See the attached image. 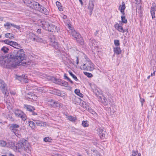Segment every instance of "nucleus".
<instances>
[{"instance_id":"obj_48","label":"nucleus","mask_w":156,"mask_h":156,"mask_svg":"<svg viewBox=\"0 0 156 156\" xmlns=\"http://www.w3.org/2000/svg\"><path fill=\"white\" fill-rule=\"evenodd\" d=\"M87 111H89L90 113L93 114H95V112L92 109H91V108H88Z\"/></svg>"},{"instance_id":"obj_10","label":"nucleus","mask_w":156,"mask_h":156,"mask_svg":"<svg viewBox=\"0 0 156 156\" xmlns=\"http://www.w3.org/2000/svg\"><path fill=\"white\" fill-rule=\"evenodd\" d=\"M98 134L101 138L105 137L106 134L105 129L103 128H100L98 129Z\"/></svg>"},{"instance_id":"obj_61","label":"nucleus","mask_w":156,"mask_h":156,"mask_svg":"<svg viewBox=\"0 0 156 156\" xmlns=\"http://www.w3.org/2000/svg\"><path fill=\"white\" fill-rule=\"evenodd\" d=\"M155 75V71H154L153 73H151V76H154Z\"/></svg>"},{"instance_id":"obj_50","label":"nucleus","mask_w":156,"mask_h":156,"mask_svg":"<svg viewBox=\"0 0 156 156\" xmlns=\"http://www.w3.org/2000/svg\"><path fill=\"white\" fill-rule=\"evenodd\" d=\"M11 41H10L9 40L7 39L4 40V42L5 44L9 45Z\"/></svg>"},{"instance_id":"obj_41","label":"nucleus","mask_w":156,"mask_h":156,"mask_svg":"<svg viewBox=\"0 0 156 156\" xmlns=\"http://www.w3.org/2000/svg\"><path fill=\"white\" fill-rule=\"evenodd\" d=\"M1 50L3 51L4 53H5L8 52L9 50V49L8 48L5 47H3L2 48Z\"/></svg>"},{"instance_id":"obj_32","label":"nucleus","mask_w":156,"mask_h":156,"mask_svg":"<svg viewBox=\"0 0 156 156\" xmlns=\"http://www.w3.org/2000/svg\"><path fill=\"white\" fill-rule=\"evenodd\" d=\"M25 76H23L22 75V76H18L16 75V79H18L19 80L21 81L22 80H24V77Z\"/></svg>"},{"instance_id":"obj_28","label":"nucleus","mask_w":156,"mask_h":156,"mask_svg":"<svg viewBox=\"0 0 156 156\" xmlns=\"http://www.w3.org/2000/svg\"><path fill=\"white\" fill-rule=\"evenodd\" d=\"M125 14L123 15L122 14V15L121 16L122 22L124 23H126L127 22V20L125 17Z\"/></svg>"},{"instance_id":"obj_20","label":"nucleus","mask_w":156,"mask_h":156,"mask_svg":"<svg viewBox=\"0 0 156 156\" xmlns=\"http://www.w3.org/2000/svg\"><path fill=\"white\" fill-rule=\"evenodd\" d=\"M28 34H27V35L28 36V37L31 40L34 41L35 40V38H36L35 35L31 32H29L28 33Z\"/></svg>"},{"instance_id":"obj_23","label":"nucleus","mask_w":156,"mask_h":156,"mask_svg":"<svg viewBox=\"0 0 156 156\" xmlns=\"http://www.w3.org/2000/svg\"><path fill=\"white\" fill-rule=\"evenodd\" d=\"M12 23L9 22H7L4 24V26L6 29H9L11 26L12 27Z\"/></svg>"},{"instance_id":"obj_3","label":"nucleus","mask_w":156,"mask_h":156,"mask_svg":"<svg viewBox=\"0 0 156 156\" xmlns=\"http://www.w3.org/2000/svg\"><path fill=\"white\" fill-rule=\"evenodd\" d=\"M24 2L27 6L33 9L37 10L45 15H48V11L37 2L33 0H24Z\"/></svg>"},{"instance_id":"obj_64","label":"nucleus","mask_w":156,"mask_h":156,"mask_svg":"<svg viewBox=\"0 0 156 156\" xmlns=\"http://www.w3.org/2000/svg\"><path fill=\"white\" fill-rule=\"evenodd\" d=\"M67 18V16L66 15H64L63 16V18L64 19H66Z\"/></svg>"},{"instance_id":"obj_43","label":"nucleus","mask_w":156,"mask_h":156,"mask_svg":"<svg viewBox=\"0 0 156 156\" xmlns=\"http://www.w3.org/2000/svg\"><path fill=\"white\" fill-rule=\"evenodd\" d=\"M114 44L115 46H118L120 45L119 41L118 40H115L114 41Z\"/></svg>"},{"instance_id":"obj_27","label":"nucleus","mask_w":156,"mask_h":156,"mask_svg":"<svg viewBox=\"0 0 156 156\" xmlns=\"http://www.w3.org/2000/svg\"><path fill=\"white\" fill-rule=\"evenodd\" d=\"M49 39L50 42V44L53 43L54 42L56 41L55 37L54 35H50Z\"/></svg>"},{"instance_id":"obj_6","label":"nucleus","mask_w":156,"mask_h":156,"mask_svg":"<svg viewBox=\"0 0 156 156\" xmlns=\"http://www.w3.org/2000/svg\"><path fill=\"white\" fill-rule=\"evenodd\" d=\"M81 69L88 71H92L94 69V65L90 61H88L81 67Z\"/></svg>"},{"instance_id":"obj_19","label":"nucleus","mask_w":156,"mask_h":156,"mask_svg":"<svg viewBox=\"0 0 156 156\" xmlns=\"http://www.w3.org/2000/svg\"><path fill=\"white\" fill-rule=\"evenodd\" d=\"M88 156H101L100 153L97 150H94L91 152L90 155V153H88Z\"/></svg>"},{"instance_id":"obj_2","label":"nucleus","mask_w":156,"mask_h":156,"mask_svg":"<svg viewBox=\"0 0 156 156\" xmlns=\"http://www.w3.org/2000/svg\"><path fill=\"white\" fill-rule=\"evenodd\" d=\"M6 147L12 149L16 151L20 152L24 151L28 153L30 152V146L28 141L25 140H21L16 145L14 142L7 140Z\"/></svg>"},{"instance_id":"obj_38","label":"nucleus","mask_w":156,"mask_h":156,"mask_svg":"<svg viewBox=\"0 0 156 156\" xmlns=\"http://www.w3.org/2000/svg\"><path fill=\"white\" fill-rule=\"evenodd\" d=\"M62 105L61 103L58 102L57 101L55 102V107H62Z\"/></svg>"},{"instance_id":"obj_35","label":"nucleus","mask_w":156,"mask_h":156,"mask_svg":"<svg viewBox=\"0 0 156 156\" xmlns=\"http://www.w3.org/2000/svg\"><path fill=\"white\" fill-rule=\"evenodd\" d=\"M67 118L69 120L73 122L75 121L76 119V118L73 117L71 116H68Z\"/></svg>"},{"instance_id":"obj_1","label":"nucleus","mask_w":156,"mask_h":156,"mask_svg":"<svg viewBox=\"0 0 156 156\" xmlns=\"http://www.w3.org/2000/svg\"><path fill=\"white\" fill-rule=\"evenodd\" d=\"M13 53L12 55L10 56L11 58H4L0 61V63L3 67L10 69L15 67L24 60L25 54L23 49L15 50Z\"/></svg>"},{"instance_id":"obj_8","label":"nucleus","mask_w":156,"mask_h":156,"mask_svg":"<svg viewBox=\"0 0 156 156\" xmlns=\"http://www.w3.org/2000/svg\"><path fill=\"white\" fill-rule=\"evenodd\" d=\"M14 113L16 117L21 118L24 121L26 120V116L21 111L18 109L14 111Z\"/></svg>"},{"instance_id":"obj_7","label":"nucleus","mask_w":156,"mask_h":156,"mask_svg":"<svg viewBox=\"0 0 156 156\" xmlns=\"http://www.w3.org/2000/svg\"><path fill=\"white\" fill-rule=\"evenodd\" d=\"M0 88L5 95L8 96L9 89L7 87V85L3 81L1 80H0Z\"/></svg>"},{"instance_id":"obj_26","label":"nucleus","mask_w":156,"mask_h":156,"mask_svg":"<svg viewBox=\"0 0 156 156\" xmlns=\"http://www.w3.org/2000/svg\"><path fill=\"white\" fill-rule=\"evenodd\" d=\"M35 39V40L34 41H36L38 42L44 43L45 41L42 38H40L37 36L36 37Z\"/></svg>"},{"instance_id":"obj_30","label":"nucleus","mask_w":156,"mask_h":156,"mask_svg":"<svg viewBox=\"0 0 156 156\" xmlns=\"http://www.w3.org/2000/svg\"><path fill=\"white\" fill-rule=\"evenodd\" d=\"M7 141L0 140V146L2 147H6Z\"/></svg>"},{"instance_id":"obj_22","label":"nucleus","mask_w":156,"mask_h":156,"mask_svg":"<svg viewBox=\"0 0 156 156\" xmlns=\"http://www.w3.org/2000/svg\"><path fill=\"white\" fill-rule=\"evenodd\" d=\"M9 45L14 48H17L18 49H17L16 50L19 49H18L19 45L18 43L16 42L11 41Z\"/></svg>"},{"instance_id":"obj_60","label":"nucleus","mask_w":156,"mask_h":156,"mask_svg":"<svg viewBox=\"0 0 156 156\" xmlns=\"http://www.w3.org/2000/svg\"><path fill=\"white\" fill-rule=\"evenodd\" d=\"M58 8L59 10L60 11H62L63 10L61 6L60 7H58Z\"/></svg>"},{"instance_id":"obj_39","label":"nucleus","mask_w":156,"mask_h":156,"mask_svg":"<svg viewBox=\"0 0 156 156\" xmlns=\"http://www.w3.org/2000/svg\"><path fill=\"white\" fill-rule=\"evenodd\" d=\"M29 124L30 126L32 128H34L35 126V123L32 121H30L29 122Z\"/></svg>"},{"instance_id":"obj_37","label":"nucleus","mask_w":156,"mask_h":156,"mask_svg":"<svg viewBox=\"0 0 156 156\" xmlns=\"http://www.w3.org/2000/svg\"><path fill=\"white\" fill-rule=\"evenodd\" d=\"M82 124L83 126L84 127H87L89 126L88 122L87 121H83L82 122Z\"/></svg>"},{"instance_id":"obj_4","label":"nucleus","mask_w":156,"mask_h":156,"mask_svg":"<svg viewBox=\"0 0 156 156\" xmlns=\"http://www.w3.org/2000/svg\"><path fill=\"white\" fill-rule=\"evenodd\" d=\"M67 26L68 28V31L69 33L72 35L80 44H83L84 43V41L82 38L81 37L80 34L73 29V27H71V24L70 23L67 24Z\"/></svg>"},{"instance_id":"obj_12","label":"nucleus","mask_w":156,"mask_h":156,"mask_svg":"<svg viewBox=\"0 0 156 156\" xmlns=\"http://www.w3.org/2000/svg\"><path fill=\"white\" fill-rule=\"evenodd\" d=\"M156 11V6L154 3H153L151 8V14L152 19L155 18V11Z\"/></svg>"},{"instance_id":"obj_11","label":"nucleus","mask_w":156,"mask_h":156,"mask_svg":"<svg viewBox=\"0 0 156 156\" xmlns=\"http://www.w3.org/2000/svg\"><path fill=\"white\" fill-rule=\"evenodd\" d=\"M48 28V31L51 32H58L59 29L56 26L52 24H50Z\"/></svg>"},{"instance_id":"obj_16","label":"nucleus","mask_w":156,"mask_h":156,"mask_svg":"<svg viewBox=\"0 0 156 156\" xmlns=\"http://www.w3.org/2000/svg\"><path fill=\"white\" fill-rule=\"evenodd\" d=\"M24 108L27 111L31 112H33L35 110V108L34 107L27 105H24Z\"/></svg>"},{"instance_id":"obj_18","label":"nucleus","mask_w":156,"mask_h":156,"mask_svg":"<svg viewBox=\"0 0 156 156\" xmlns=\"http://www.w3.org/2000/svg\"><path fill=\"white\" fill-rule=\"evenodd\" d=\"M41 25V26L43 29L46 30H48V28H49V27L50 26V24L48 22H44Z\"/></svg>"},{"instance_id":"obj_9","label":"nucleus","mask_w":156,"mask_h":156,"mask_svg":"<svg viewBox=\"0 0 156 156\" xmlns=\"http://www.w3.org/2000/svg\"><path fill=\"white\" fill-rule=\"evenodd\" d=\"M89 44L92 49L98 47V43L93 38H91L89 39Z\"/></svg>"},{"instance_id":"obj_14","label":"nucleus","mask_w":156,"mask_h":156,"mask_svg":"<svg viewBox=\"0 0 156 156\" xmlns=\"http://www.w3.org/2000/svg\"><path fill=\"white\" fill-rule=\"evenodd\" d=\"M27 98L30 101H36L37 99V96L35 94L30 93L28 94V96H27Z\"/></svg>"},{"instance_id":"obj_47","label":"nucleus","mask_w":156,"mask_h":156,"mask_svg":"<svg viewBox=\"0 0 156 156\" xmlns=\"http://www.w3.org/2000/svg\"><path fill=\"white\" fill-rule=\"evenodd\" d=\"M44 141L45 142H51V139L48 137H46L44 138Z\"/></svg>"},{"instance_id":"obj_29","label":"nucleus","mask_w":156,"mask_h":156,"mask_svg":"<svg viewBox=\"0 0 156 156\" xmlns=\"http://www.w3.org/2000/svg\"><path fill=\"white\" fill-rule=\"evenodd\" d=\"M101 98V99L102 102L105 105H107L108 104V101L107 99L104 97H102Z\"/></svg>"},{"instance_id":"obj_62","label":"nucleus","mask_w":156,"mask_h":156,"mask_svg":"<svg viewBox=\"0 0 156 156\" xmlns=\"http://www.w3.org/2000/svg\"><path fill=\"white\" fill-rule=\"evenodd\" d=\"M68 80L71 83H72V84L73 83V81L71 80L70 79H69V80Z\"/></svg>"},{"instance_id":"obj_13","label":"nucleus","mask_w":156,"mask_h":156,"mask_svg":"<svg viewBox=\"0 0 156 156\" xmlns=\"http://www.w3.org/2000/svg\"><path fill=\"white\" fill-rule=\"evenodd\" d=\"M94 0H90L88 8L90 10V15H91L92 13V12L93 10L94 6Z\"/></svg>"},{"instance_id":"obj_25","label":"nucleus","mask_w":156,"mask_h":156,"mask_svg":"<svg viewBox=\"0 0 156 156\" xmlns=\"http://www.w3.org/2000/svg\"><path fill=\"white\" fill-rule=\"evenodd\" d=\"M55 101L52 100H50L48 101V104L52 106L55 107Z\"/></svg>"},{"instance_id":"obj_44","label":"nucleus","mask_w":156,"mask_h":156,"mask_svg":"<svg viewBox=\"0 0 156 156\" xmlns=\"http://www.w3.org/2000/svg\"><path fill=\"white\" fill-rule=\"evenodd\" d=\"M138 153V151H135L133 150L132 151V154L131 155V156H136L137 155Z\"/></svg>"},{"instance_id":"obj_15","label":"nucleus","mask_w":156,"mask_h":156,"mask_svg":"<svg viewBox=\"0 0 156 156\" xmlns=\"http://www.w3.org/2000/svg\"><path fill=\"white\" fill-rule=\"evenodd\" d=\"M115 27L117 30L119 32L124 33L126 32V30L124 29L122 26L119 25L118 23H116Z\"/></svg>"},{"instance_id":"obj_31","label":"nucleus","mask_w":156,"mask_h":156,"mask_svg":"<svg viewBox=\"0 0 156 156\" xmlns=\"http://www.w3.org/2000/svg\"><path fill=\"white\" fill-rule=\"evenodd\" d=\"M5 37L9 38H12L14 36V35L11 33H7L5 34Z\"/></svg>"},{"instance_id":"obj_55","label":"nucleus","mask_w":156,"mask_h":156,"mask_svg":"<svg viewBox=\"0 0 156 156\" xmlns=\"http://www.w3.org/2000/svg\"><path fill=\"white\" fill-rule=\"evenodd\" d=\"M36 32L38 34H40L41 32V29H38L37 31H36Z\"/></svg>"},{"instance_id":"obj_45","label":"nucleus","mask_w":156,"mask_h":156,"mask_svg":"<svg viewBox=\"0 0 156 156\" xmlns=\"http://www.w3.org/2000/svg\"><path fill=\"white\" fill-rule=\"evenodd\" d=\"M12 27L18 30H20L21 28V27L20 25H17L13 23H12Z\"/></svg>"},{"instance_id":"obj_21","label":"nucleus","mask_w":156,"mask_h":156,"mask_svg":"<svg viewBox=\"0 0 156 156\" xmlns=\"http://www.w3.org/2000/svg\"><path fill=\"white\" fill-rule=\"evenodd\" d=\"M114 51L117 55H119L121 52V50L120 47H117L114 48Z\"/></svg>"},{"instance_id":"obj_51","label":"nucleus","mask_w":156,"mask_h":156,"mask_svg":"<svg viewBox=\"0 0 156 156\" xmlns=\"http://www.w3.org/2000/svg\"><path fill=\"white\" fill-rule=\"evenodd\" d=\"M140 102L141 104V105L142 106L143 105V103L145 101L144 100L143 98H141L140 97Z\"/></svg>"},{"instance_id":"obj_36","label":"nucleus","mask_w":156,"mask_h":156,"mask_svg":"<svg viewBox=\"0 0 156 156\" xmlns=\"http://www.w3.org/2000/svg\"><path fill=\"white\" fill-rule=\"evenodd\" d=\"M69 73L70 75L71 76L73 77V78L75 80H76V81L78 80V79L76 76L75 75H74L71 71H69Z\"/></svg>"},{"instance_id":"obj_5","label":"nucleus","mask_w":156,"mask_h":156,"mask_svg":"<svg viewBox=\"0 0 156 156\" xmlns=\"http://www.w3.org/2000/svg\"><path fill=\"white\" fill-rule=\"evenodd\" d=\"M19 125L16 124H12L10 126V129L12 132L18 137L20 138L21 137V129H19Z\"/></svg>"},{"instance_id":"obj_56","label":"nucleus","mask_w":156,"mask_h":156,"mask_svg":"<svg viewBox=\"0 0 156 156\" xmlns=\"http://www.w3.org/2000/svg\"><path fill=\"white\" fill-rule=\"evenodd\" d=\"M64 79H66L67 80H69V77H68L67 76V75L66 73L64 74Z\"/></svg>"},{"instance_id":"obj_42","label":"nucleus","mask_w":156,"mask_h":156,"mask_svg":"<svg viewBox=\"0 0 156 156\" xmlns=\"http://www.w3.org/2000/svg\"><path fill=\"white\" fill-rule=\"evenodd\" d=\"M84 74L87 76L89 78H90L91 77H92L93 75H92V74L91 73H90L87 72H83Z\"/></svg>"},{"instance_id":"obj_57","label":"nucleus","mask_w":156,"mask_h":156,"mask_svg":"<svg viewBox=\"0 0 156 156\" xmlns=\"http://www.w3.org/2000/svg\"><path fill=\"white\" fill-rule=\"evenodd\" d=\"M77 95L79 96L81 98L83 97V94H82L80 93V92L79 94H77Z\"/></svg>"},{"instance_id":"obj_17","label":"nucleus","mask_w":156,"mask_h":156,"mask_svg":"<svg viewBox=\"0 0 156 156\" xmlns=\"http://www.w3.org/2000/svg\"><path fill=\"white\" fill-rule=\"evenodd\" d=\"M126 8L125 3L122 2V5H120L119 8V9L122 15L125 14L124 11Z\"/></svg>"},{"instance_id":"obj_33","label":"nucleus","mask_w":156,"mask_h":156,"mask_svg":"<svg viewBox=\"0 0 156 156\" xmlns=\"http://www.w3.org/2000/svg\"><path fill=\"white\" fill-rule=\"evenodd\" d=\"M51 45L53 46L55 49H58V43L56 41L54 42L53 43H52L50 44Z\"/></svg>"},{"instance_id":"obj_24","label":"nucleus","mask_w":156,"mask_h":156,"mask_svg":"<svg viewBox=\"0 0 156 156\" xmlns=\"http://www.w3.org/2000/svg\"><path fill=\"white\" fill-rule=\"evenodd\" d=\"M53 79L54 80L53 82V83L59 85H61V84L62 80L60 79H57L55 78H53Z\"/></svg>"},{"instance_id":"obj_63","label":"nucleus","mask_w":156,"mask_h":156,"mask_svg":"<svg viewBox=\"0 0 156 156\" xmlns=\"http://www.w3.org/2000/svg\"><path fill=\"white\" fill-rule=\"evenodd\" d=\"M109 104L110 105H112V102L111 101H109V102H108V104Z\"/></svg>"},{"instance_id":"obj_54","label":"nucleus","mask_w":156,"mask_h":156,"mask_svg":"<svg viewBox=\"0 0 156 156\" xmlns=\"http://www.w3.org/2000/svg\"><path fill=\"white\" fill-rule=\"evenodd\" d=\"M37 90L39 91L42 92L43 90V88L39 87L37 88Z\"/></svg>"},{"instance_id":"obj_49","label":"nucleus","mask_w":156,"mask_h":156,"mask_svg":"<svg viewBox=\"0 0 156 156\" xmlns=\"http://www.w3.org/2000/svg\"><path fill=\"white\" fill-rule=\"evenodd\" d=\"M55 77H54L52 76H47V79L48 80H51L53 82L54 80L53 79V78H55Z\"/></svg>"},{"instance_id":"obj_40","label":"nucleus","mask_w":156,"mask_h":156,"mask_svg":"<svg viewBox=\"0 0 156 156\" xmlns=\"http://www.w3.org/2000/svg\"><path fill=\"white\" fill-rule=\"evenodd\" d=\"M61 85L66 87H68V83L64 81H62Z\"/></svg>"},{"instance_id":"obj_59","label":"nucleus","mask_w":156,"mask_h":156,"mask_svg":"<svg viewBox=\"0 0 156 156\" xmlns=\"http://www.w3.org/2000/svg\"><path fill=\"white\" fill-rule=\"evenodd\" d=\"M32 112V115H37V113L34 112V111Z\"/></svg>"},{"instance_id":"obj_46","label":"nucleus","mask_w":156,"mask_h":156,"mask_svg":"<svg viewBox=\"0 0 156 156\" xmlns=\"http://www.w3.org/2000/svg\"><path fill=\"white\" fill-rule=\"evenodd\" d=\"M84 104H83V107L85 108L87 110L90 107L88 105H87L85 103V102H84Z\"/></svg>"},{"instance_id":"obj_58","label":"nucleus","mask_w":156,"mask_h":156,"mask_svg":"<svg viewBox=\"0 0 156 156\" xmlns=\"http://www.w3.org/2000/svg\"><path fill=\"white\" fill-rule=\"evenodd\" d=\"M76 61L77 65L79 63L78 58V57H76Z\"/></svg>"},{"instance_id":"obj_53","label":"nucleus","mask_w":156,"mask_h":156,"mask_svg":"<svg viewBox=\"0 0 156 156\" xmlns=\"http://www.w3.org/2000/svg\"><path fill=\"white\" fill-rule=\"evenodd\" d=\"M75 93L77 95L78 94H79L80 92V90L79 89H76L75 90Z\"/></svg>"},{"instance_id":"obj_52","label":"nucleus","mask_w":156,"mask_h":156,"mask_svg":"<svg viewBox=\"0 0 156 156\" xmlns=\"http://www.w3.org/2000/svg\"><path fill=\"white\" fill-rule=\"evenodd\" d=\"M56 5H57V6L58 7H60L61 6V3L58 2V1H57L56 2Z\"/></svg>"},{"instance_id":"obj_34","label":"nucleus","mask_w":156,"mask_h":156,"mask_svg":"<svg viewBox=\"0 0 156 156\" xmlns=\"http://www.w3.org/2000/svg\"><path fill=\"white\" fill-rule=\"evenodd\" d=\"M35 123L37 126H42L44 124L42 122L39 120L35 121Z\"/></svg>"}]
</instances>
